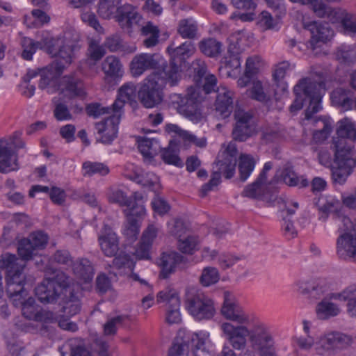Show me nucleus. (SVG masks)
Instances as JSON below:
<instances>
[{"label": "nucleus", "mask_w": 356, "mask_h": 356, "mask_svg": "<svg viewBox=\"0 0 356 356\" xmlns=\"http://www.w3.org/2000/svg\"><path fill=\"white\" fill-rule=\"evenodd\" d=\"M337 134L339 137L337 140H343L346 138L355 140H356V127L353 122L348 118H343L338 122Z\"/></svg>", "instance_id": "obj_38"}, {"label": "nucleus", "mask_w": 356, "mask_h": 356, "mask_svg": "<svg viewBox=\"0 0 356 356\" xmlns=\"http://www.w3.org/2000/svg\"><path fill=\"white\" fill-rule=\"evenodd\" d=\"M163 65V58L159 54L140 53L132 58L129 69L134 77L140 76L145 71Z\"/></svg>", "instance_id": "obj_14"}, {"label": "nucleus", "mask_w": 356, "mask_h": 356, "mask_svg": "<svg viewBox=\"0 0 356 356\" xmlns=\"http://www.w3.org/2000/svg\"><path fill=\"white\" fill-rule=\"evenodd\" d=\"M180 302L177 291L170 286L164 288L156 295V302L165 303V308L171 307V305L177 306Z\"/></svg>", "instance_id": "obj_37"}, {"label": "nucleus", "mask_w": 356, "mask_h": 356, "mask_svg": "<svg viewBox=\"0 0 356 356\" xmlns=\"http://www.w3.org/2000/svg\"><path fill=\"white\" fill-rule=\"evenodd\" d=\"M304 27L311 33L309 44L313 50L321 47V44L330 41L334 35L333 31L327 23L314 21L304 24Z\"/></svg>", "instance_id": "obj_17"}, {"label": "nucleus", "mask_w": 356, "mask_h": 356, "mask_svg": "<svg viewBox=\"0 0 356 356\" xmlns=\"http://www.w3.org/2000/svg\"><path fill=\"white\" fill-rule=\"evenodd\" d=\"M136 96V86L133 83L123 84L118 90V95L113 104V110L122 113V108L126 102L135 100Z\"/></svg>", "instance_id": "obj_30"}, {"label": "nucleus", "mask_w": 356, "mask_h": 356, "mask_svg": "<svg viewBox=\"0 0 356 356\" xmlns=\"http://www.w3.org/2000/svg\"><path fill=\"white\" fill-rule=\"evenodd\" d=\"M169 81L162 72H154L145 80L138 95L142 104L146 108H153L163 99L162 89Z\"/></svg>", "instance_id": "obj_10"}, {"label": "nucleus", "mask_w": 356, "mask_h": 356, "mask_svg": "<svg viewBox=\"0 0 356 356\" xmlns=\"http://www.w3.org/2000/svg\"><path fill=\"white\" fill-rule=\"evenodd\" d=\"M141 35L145 37L143 40V44L147 48H150L156 46L159 42V29L154 25L151 22H148L145 26H143L140 29Z\"/></svg>", "instance_id": "obj_36"}, {"label": "nucleus", "mask_w": 356, "mask_h": 356, "mask_svg": "<svg viewBox=\"0 0 356 356\" xmlns=\"http://www.w3.org/2000/svg\"><path fill=\"white\" fill-rule=\"evenodd\" d=\"M330 300L328 296L316 305V311L319 318L327 319L337 316L341 312L339 307Z\"/></svg>", "instance_id": "obj_33"}, {"label": "nucleus", "mask_w": 356, "mask_h": 356, "mask_svg": "<svg viewBox=\"0 0 356 356\" xmlns=\"http://www.w3.org/2000/svg\"><path fill=\"white\" fill-rule=\"evenodd\" d=\"M256 161L249 154H241L239 157L238 170L240 179L245 181L254 169Z\"/></svg>", "instance_id": "obj_44"}, {"label": "nucleus", "mask_w": 356, "mask_h": 356, "mask_svg": "<svg viewBox=\"0 0 356 356\" xmlns=\"http://www.w3.org/2000/svg\"><path fill=\"white\" fill-rule=\"evenodd\" d=\"M104 46L111 52L122 51L124 53H134L136 50L135 45H127L124 43L119 35H112L106 38Z\"/></svg>", "instance_id": "obj_35"}, {"label": "nucleus", "mask_w": 356, "mask_h": 356, "mask_svg": "<svg viewBox=\"0 0 356 356\" xmlns=\"http://www.w3.org/2000/svg\"><path fill=\"white\" fill-rule=\"evenodd\" d=\"M261 59L259 56L249 57L245 63L246 76L252 77L255 75L261 67Z\"/></svg>", "instance_id": "obj_64"}, {"label": "nucleus", "mask_w": 356, "mask_h": 356, "mask_svg": "<svg viewBox=\"0 0 356 356\" xmlns=\"http://www.w3.org/2000/svg\"><path fill=\"white\" fill-rule=\"evenodd\" d=\"M102 71L107 77L113 79L121 78L124 74L123 65L115 56H107L102 63Z\"/></svg>", "instance_id": "obj_32"}, {"label": "nucleus", "mask_w": 356, "mask_h": 356, "mask_svg": "<svg viewBox=\"0 0 356 356\" xmlns=\"http://www.w3.org/2000/svg\"><path fill=\"white\" fill-rule=\"evenodd\" d=\"M197 31V24L192 18L181 19L178 24L177 33L184 39L195 38Z\"/></svg>", "instance_id": "obj_39"}, {"label": "nucleus", "mask_w": 356, "mask_h": 356, "mask_svg": "<svg viewBox=\"0 0 356 356\" xmlns=\"http://www.w3.org/2000/svg\"><path fill=\"white\" fill-rule=\"evenodd\" d=\"M236 163L237 149L234 146L229 145L222 153L220 159L216 163L218 170L213 172L209 181L202 186L203 195L220 184L221 175H223L226 179L233 177L235 174Z\"/></svg>", "instance_id": "obj_9"}, {"label": "nucleus", "mask_w": 356, "mask_h": 356, "mask_svg": "<svg viewBox=\"0 0 356 356\" xmlns=\"http://www.w3.org/2000/svg\"><path fill=\"white\" fill-rule=\"evenodd\" d=\"M284 182L290 186L306 187L309 181L304 176L298 177L294 171L290 168H286L282 172Z\"/></svg>", "instance_id": "obj_48"}, {"label": "nucleus", "mask_w": 356, "mask_h": 356, "mask_svg": "<svg viewBox=\"0 0 356 356\" xmlns=\"http://www.w3.org/2000/svg\"><path fill=\"white\" fill-rule=\"evenodd\" d=\"M190 339L189 343L177 338L169 350L168 356H211L206 350L211 343L208 332H194Z\"/></svg>", "instance_id": "obj_8"}, {"label": "nucleus", "mask_w": 356, "mask_h": 356, "mask_svg": "<svg viewBox=\"0 0 356 356\" xmlns=\"http://www.w3.org/2000/svg\"><path fill=\"white\" fill-rule=\"evenodd\" d=\"M122 0H100L98 4L97 13L104 19H109L120 7Z\"/></svg>", "instance_id": "obj_45"}, {"label": "nucleus", "mask_w": 356, "mask_h": 356, "mask_svg": "<svg viewBox=\"0 0 356 356\" xmlns=\"http://www.w3.org/2000/svg\"><path fill=\"white\" fill-rule=\"evenodd\" d=\"M216 92V110L222 118L228 117L233 108L234 93L225 86L218 88Z\"/></svg>", "instance_id": "obj_23"}, {"label": "nucleus", "mask_w": 356, "mask_h": 356, "mask_svg": "<svg viewBox=\"0 0 356 356\" xmlns=\"http://www.w3.org/2000/svg\"><path fill=\"white\" fill-rule=\"evenodd\" d=\"M128 177L137 184L143 186L149 187L153 190H156L159 186V177L152 172H136L133 177L128 176Z\"/></svg>", "instance_id": "obj_41"}, {"label": "nucleus", "mask_w": 356, "mask_h": 356, "mask_svg": "<svg viewBox=\"0 0 356 356\" xmlns=\"http://www.w3.org/2000/svg\"><path fill=\"white\" fill-rule=\"evenodd\" d=\"M334 161L337 164L353 165L355 158H353V147L346 144L343 140H334Z\"/></svg>", "instance_id": "obj_25"}, {"label": "nucleus", "mask_w": 356, "mask_h": 356, "mask_svg": "<svg viewBox=\"0 0 356 356\" xmlns=\"http://www.w3.org/2000/svg\"><path fill=\"white\" fill-rule=\"evenodd\" d=\"M337 167L332 170V176L334 181L339 184H343L353 171V165L346 164H337Z\"/></svg>", "instance_id": "obj_58"}, {"label": "nucleus", "mask_w": 356, "mask_h": 356, "mask_svg": "<svg viewBox=\"0 0 356 356\" xmlns=\"http://www.w3.org/2000/svg\"><path fill=\"white\" fill-rule=\"evenodd\" d=\"M19 168L17 155L12 149L8 141L0 140V172L8 173Z\"/></svg>", "instance_id": "obj_20"}, {"label": "nucleus", "mask_w": 356, "mask_h": 356, "mask_svg": "<svg viewBox=\"0 0 356 356\" xmlns=\"http://www.w3.org/2000/svg\"><path fill=\"white\" fill-rule=\"evenodd\" d=\"M184 307L197 321L209 320L216 314L214 301L195 287H187L184 294Z\"/></svg>", "instance_id": "obj_5"}, {"label": "nucleus", "mask_w": 356, "mask_h": 356, "mask_svg": "<svg viewBox=\"0 0 356 356\" xmlns=\"http://www.w3.org/2000/svg\"><path fill=\"white\" fill-rule=\"evenodd\" d=\"M72 268L80 284L91 282L94 276V269L88 259H80L76 260L73 262Z\"/></svg>", "instance_id": "obj_28"}, {"label": "nucleus", "mask_w": 356, "mask_h": 356, "mask_svg": "<svg viewBox=\"0 0 356 356\" xmlns=\"http://www.w3.org/2000/svg\"><path fill=\"white\" fill-rule=\"evenodd\" d=\"M49 21V17L40 9H34L31 16L24 17V23L29 27H38Z\"/></svg>", "instance_id": "obj_50"}, {"label": "nucleus", "mask_w": 356, "mask_h": 356, "mask_svg": "<svg viewBox=\"0 0 356 356\" xmlns=\"http://www.w3.org/2000/svg\"><path fill=\"white\" fill-rule=\"evenodd\" d=\"M101 250L106 257L115 256L119 250V241L116 234L105 227L104 234L99 236Z\"/></svg>", "instance_id": "obj_26"}, {"label": "nucleus", "mask_w": 356, "mask_h": 356, "mask_svg": "<svg viewBox=\"0 0 356 356\" xmlns=\"http://www.w3.org/2000/svg\"><path fill=\"white\" fill-rule=\"evenodd\" d=\"M298 208V202L287 201L284 203V209L282 210V216H283L282 229L284 236L288 238L295 237L297 234V232L296 231L293 223L289 219H286V217L293 215Z\"/></svg>", "instance_id": "obj_31"}, {"label": "nucleus", "mask_w": 356, "mask_h": 356, "mask_svg": "<svg viewBox=\"0 0 356 356\" xmlns=\"http://www.w3.org/2000/svg\"><path fill=\"white\" fill-rule=\"evenodd\" d=\"M184 257L176 252H163L158 259L157 264L161 268L160 276L167 278L175 272L179 265L184 261Z\"/></svg>", "instance_id": "obj_21"}, {"label": "nucleus", "mask_w": 356, "mask_h": 356, "mask_svg": "<svg viewBox=\"0 0 356 356\" xmlns=\"http://www.w3.org/2000/svg\"><path fill=\"white\" fill-rule=\"evenodd\" d=\"M131 321L130 316L122 314L107 321L104 326V332L106 335H113L116 333L117 329L120 325H127Z\"/></svg>", "instance_id": "obj_46"}, {"label": "nucleus", "mask_w": 356, "mask_h": 356, "mask_svg": "<svg viewBox=\"0 0 356 356\" xmlns=\"http://www.w3.org/2000/svg\"><path fill=\"white\" fill-rule=\"evenodd\" d=\"M332 23H339L341 24L344 33H356V16L352 13H348L346 10L338 8L334 11Z\"/></svg>", "instance_id": "obj_29"}, {"label": "nucleus", "mask_w": 356, "mask_h": 356, "mask_svg": "<svg viewBox=\"0 0 356 356\" xmlns=\"http://www.w3.org/2000/svg\"><path fill=\"white\" fill-rule=\"evenodd\" d=\"M117 21L123 29H131L138 25L142 20V16L138 13L136 7L131 4H124L118 9Z\"/></svg>", "instance_id": "obj_22"}, {"label": "nucleus", "mask_w": 356, "mask_h": 356, "mask_svg": "<svg viewBox=\"0 0 356 356\" xmlns=\"http://www.w3.org/2000/svg\"><path fill=\"white\" fill-rule=\"evenodd\" d=\"M121 115L122 113L113 111V113L110 117L95 124L97 133L100 136L98 141L104 144L112 143L117 137Z\"/></svg>", "instance_id": "obj_16"}, {"label": "nucleus", "mask_w": 356, "mask_h": 356, "mask_svg": "<svg viewBox=\"0 0 356 356\" xmlns=\"http://www.w3.org/2000/svg\"><path fill=\"white\" fill-rule=\"evenodd\" d=\"M291 69V65L287 61L280 63L275 67L273 79L277 85L276 90L284 92L287 90L288 84L284 81L287 72Z\"/></svg>", "instance_id": "obj_40"}, {"label": "nucleus", "mask_w": 356, "mask_h": 356, "mask_svg": "<svg viewBox=\"0 0 356 356\" xmlns=\"http://www.w3.org/2000/svg\"><path fill=\"white\" fill-rule=\"evenodd\" d=\"M170 56L168 65L163 67L162 74L165 75L170 86H175L181 79V67L182 64L189 58L195 51L194 44L190 41H186L178 47L174 44L167 48Z\"/></svg>", "instance_id": "obj_7"}, {"label": "nucleus", "mask_w": 356, "mask_h": 356, "mask_svg": "<svg viewBox=\"0 0 356 356\" xmlns=\"http://www.w3.org/2000/svg\"><path fill=\"white\" fill-rule=\"evenodd\" d=\"M83 170L84 176H92L96 174L103 176L109 172L108 166L104 163L90 161L83 163Z\"/></svg>", "instance_id": "obj_57"}, {"label": "nucleus", "mask_w": 356, "mask_h": 356, "mask_svg": "<svg viewBox=\"0 0 356 356\" xmlns=\"http://www.w3.org/2000/svg\"><path fill=\"white\" fill-rule=\"evenodd\" d=\"M49 236L42 231H36L30 234L18 243L17 252L23 260H30L38 254L39 250L45 248Z\"/></svg>", "instance_id": "obj_12"}, {"label": "nucleus", "mask_w": 356, "mask_h": 356, "mask_svg": "<svg viewBox=\"0 0 356 356\" xmlns=\"http://www.w3.org/2000/svg\"><path fill=\"white\" fill-rule=\"evenodd\" d=\"M296 99L290 106V111L296 113L301 110L305 103H309L305 111V120H311L313 124H321L319 130L313 134L315 143L325 140L332 130V122L326 117L314 118L313 115L322 109L321 99L324 92V83L312 78L307 77L300 79L293 88Z\"/></svg>", "instance_id": "obj_3"}, {"label": "nucleus", "mask_w": 356, "mask_h": 356, "mask_svg": "<svg viewBox=\"0 0 356 356\" xmlns=\"http://www.w3.org/2000/svg\"><path fill=\"white\" fill-rule=\"evenodd\" d=\"M222 44L214 38L202 40L199 43L200 51L209 57H217L222 52Z\"/></svg>", "instance_id": "obj_43"}, {"label": "nucleus", "mask_w": 356, "mask_h": 356, "mask_svg": "<svg viewBox=\"0 0 356 356\" xmlns=\"http://www.w3.org/2000/svg\"><path fill=\"white\" fill-rule=\"evenodd\" d=\"M268 182L259 181V177L252 184L248 185L243 191V195L250 198L263 199L268 193Z\"/></svg>", "instance_id": "obj_34"}, {"label": "nucleus", "mask_w": 356, "mask_h": 356, "mask_svg": "<svg viewBox=\"0 0 356 356\" xmlns=\"http://www.w3.org/2000/svg\"><path fill=\"white\" fill-rule=\"evenodd\" d=\"M59 305L62 306V312L67 316H72L81 310L79 297L74 293V286L70 283L67 288H64V293L59 300Z\"/></svg>", "instance_id": "obj_19"}, {"label": "nucleus", "mask_w": 356, "mask_h": 356, "mask_svg": "<svg viewBox=\"0 0 356 356\" xmlns=\"http://www.w3.org/2000/svg\"><path fill=\"white\" fill-rule=\"evenodd\" d=\"M138 148L145 158H153L160 148L158 140L154 138H140L138 140Z\"/></svg>", "instance_id": "obj_42"}, {"label": "nucleus", "mask_w": 356, "mask_h": 356, "mask_svg": "<svg viewBox=\"0 0 356 356\" xmlns=\"http://www.w3.org/2000/svg\"><path fill=\"white\" fill-rule=\"evenodd\" d=\"M312 9L316 16L319 17H326L331 22H332L333 13L338 8H332V7L326 5L321 0H313L309 4Z\"/></svg>", "instance_id": "obj_51"}, {"label": "nucleus", "mask_w": 356, "mask_h": 356, "mask_svg": "<svg viewBox=\"0 0 356 356\" xmlns=\"http://www.w3.org/2000/svg\"><path fill=\"white\" fill-rule=\"evenodd\" d=\"M202 100L200 88L193 86L189 87L184 96L177 93L170 96V104L177 113L194 122H200L202 118L199 105Z\"/></svg>", "instance_id": "obj_6"}, {"label": "nucleus", "mask_w": 356, "mask_h": 356, "mask_svg": "<svg viewBox=\"0 0 356 356\" xmlns=\"http://www.w3.org/2000/svg\"><path fill=\"white\" fill-rule=\"evenodd\" d=\"M20 44L22 49V57L26 60L32 59L33 55L41 45L40 42H35L33 39L28 37H23L21 39Z\"/></svg>", "instance_id": "obj_52"}, {"label": "nucleus", "mask_w": 356, "mask_h": 356, "mask_svg": "<svg viewBox=\"0 0 356 356\" xmlns=\"http://www.w3.org/2000/svg\"><path fill=\"white\" fill-rule=\"evenodd\" d=\"M48 47V51L53 56L58 60L53 63L41 74L38 84L39 88L47 90L48 93H54L58 88V79L63 73L65 65H70L74 56L73 44L70 41L58 38L51 41Z\"/></svg>", "instance_id": "obj_4"}, {"label": "nucleus", "mask_w": 356, "mask_h": 356, "mask_svg": "<svg viewBox=\"0 0 356 356\" xmlns=\"http://www.w3.org/2000/svg\"><path fill=\"white\" fill-rule=\"evenodd\" d=\"M70 283V279L64 273L59 272L53 277H47L35 289V295L41 302L51 303L60 300Z\"/></svg>", "instance_id": "obj_11"}, {"label": "nucleus", "mask_w": 356, "mask_h": 356, "mask_svg": "<svg viewBox=\"0 0 356 356\" xmlns=\"http://www.w3.org/2000/svg\"><path fill=\"white\" fill-rule=\"evenodd\" d=\"M220 274L216 268L208 266L203 268L200 277V282L203 286H209L218 282Z\"/></svg>", "instance_id": "obj_53"}, {"label": "nucleus", "mask_w": 356, "mask_h": 356, "mask_svg": "<svg viewBox=\"0 0 356 356\" xmlns=\"http://www.w3.org/2000/svg\"><path fill=\"white\" fill-rule=\"evenodd\" d=\"M252 39V34L243 30L232 33L229 38L228 53L241 54L250 45Z\"/></svg>", "instance_id": "obj_27"}, {"label": "nucleus", "mask_w": 356, "mask_h": 356, "mask_svg": "<svg viewBox=\"0 0 356 356\" xmlns=\"http://www.w3.org/2000/svg\"><path fill=\"white\" fill-rule=\"evenodd\" d=\"M165 130L168 134L171 135L172 137L177 138L179 140H182L184 143L190 134L189 131L184 130L175 124H166Z\"/></svg>", "instance_id": "obj_62"}, {"label": "nucleus", "mask_w": 356, "mask_h": 356, "mask_svg": "<svg viewBox=\"0 0 356 356\" xmlns=\"http://www.w3.org/2000/svg\"><path fill=\"white\" fill-rule=\"evenodd\" d=\"M297 291L304 295L320 296L325 292V289L320 284L312 283L309 282H298L296 284Z\"/></svg>", "instance_id": "obj_56"}, {"label": "nucleus", "mask_w": 356, "mask_h": 356, "mask_svg": "<svg viewBox=\"0 0 356 356\" xmlns=\"http://www.w3.org/2000/svg\"><path fill=\"white\" fill-rule=\"evenodd\" d=\"M168 228L170 233L179 238H181L186 232V227L181 219H174L168 223Z\"/></svg>", "instance_id": "obj_63"}, {"label": "nucleus", "mask_w": 356, "mask_h": 356, "mask_svg": "<svg viewBox=\"0 0 356 356\" xmlns=\"http://www.w3.org/2000/svg\"><path fill=\"white\" fill-rule=\"evenodd\" d=\"M61 86L62 92L70 98L83 97L86 94L83 81L74 75L64 76L62 78Z\"/></svg>", "instance_id": "obj_24"}, {"label": "nucleus", "mask_w": 356, "mask_h": 356, "mask_svg": "<svg viewBox=\"0 0 356 356\" xmlns=\"http://www.w3.org/2000/svg\"><path fill=\"white\" fill-rule=\"evenodd\" d=\"M337 253L342 259L356 261V234H340L337 239Z\"/></svg>", "instance_id": "obj_18"}, {"label": "nucleus", "mask_w": 356, "mask_h": 356, "mask_svg": "<svg viewBox=\"0 0 356 356\" xmlns=\"http://www.w3.org/2000/svg\"><path fill=\"white\" fill-rule=\"evenodd\" d=\"M24 264L15 255L6 253L0 256V268L6 270V292L14 302L19 301L22 304L23 316L28 319L44 323H54L58 316L54 312L43 310L35 304L33 298L24 300L27 293L24 289L25 275Z\"/></svg>", "instance_id": "obj_2"}, {"label": "nucleus", "mask_w": 356, "mask_h": 356, "mask_svg": "<svg viewBox=\"0 0 356 356\" xmlns=\"http://www.w3.org/2000/svg\"><path fill=\"white\" fill-rule=\"evenodd\" d=\"M140 222L138 218L127 216V223L123 230L124 235L130 241H135L140 232Z\"/></svg>", "instance_id": "obj_55"}, {"label": "nucleus", "mask_w": 356, "mask_h": 356, "mask_svg": "<svg viewBox=\"0 0 356 356\" xmlns=\"http://www.w3.org/2000/svg\"><path fill=\"white\" fill-rule=\"evenodd\" d=\"M198 239L194 236H188L186 238L179 239V250L184 253L191 254L197 249Z\"/></svg>", "instance_id": "obj_60"}, {"label": "nucleus", "mask_w": 356, "mask_h": 356, "mask_svg": "<svg viewBox=\"0 0 356 356\" xmlns=\"http://www.w3.org/2000/svg\"><path fill=\"white\" fill-rule=\"evenodd\" d=\"M346 90L342 88H336L331 93V99L333 102L337 104L341 105L346 110L351 109L354 103L348 95Z\"/></svg>", "instance_id": "obj_49"}, {"label": "nucleus", "mask_w": 356, "mask_h": 356, "mask_svg": "<svg viewBox=\"0 0 356 356\" xmlns=\"http://www.w3.org/2000/svg\"><path fill=\"white\" fill-rule=\"evenodd\" d=\"M221 313L226 319L238 324L224 322L220 325L222 337L234 349H244L248 337L250 347L259 356H277L275 339L270 326L246 312L229 291L223 292Z\"/></svg>", "instance_id": "obj_1"}, {"label": "nucleus", "mask_w": 356, "mask_h": 356, "mask_svg": "<svg viewBox=\"0 0 356 356\" xmlns=\"http://www.w3.org/2000/svg\"><path fill=\"white\" fill-rule=\"evenodd\" d=\"M107 197L110 202L117 204L120 207H131V200L120 188H110Z\"/></svg>", "instance_id": "obj_47"}, {"label": "nucleus", "mask_w": 356, "mask_h": 356, "mask_svg": "<svg viewBox=\"0 0 356 356\" xmlns=\"http://www.w3.org/2000/svg\"><path fill=\"white\" fill-rule=\"evenodd\" d=\"M350 342V338L344 334L332 332L321 336L316 343L315 350L318 355H324L335 348H341Z\"/></svg>", "instance_id": "obj_15"}, {"label": "nucleus", "mask_w": 356, "mask_h": 356, "mask_svg": "<svg viewBox=\"0 0 356 356\" xmlns=\"http://www.w3.org/2000/svg\"><path fill=\"white\" fill-rule=\"evenodd\" d=\"M235 124L232 130L234 140L245 141L257 131V123L251 112L238 110L234 113Z\"/></svg>", "instance_id": "obj_13"}, {"label": "nucleus", "mask_w": 356, "mask_h": 356, "mask_svg": "<svg viewBox=\"0 0 356 356\" xmlns=\"http://www.w3.org/2000/svg\"><path fill=\"white\" fill-rule=\"evenodd\" d=\"M113 265L118 269L127 268L131 270L134 269L135 262L129 254H120L113 259Z\"/></svg>", "instance_id": "obj_61"}, {"label": "nucleus", "mask_w": 356, "mask_h": 356, "mask_svg": "<svg viewBox=\"0 0 356 356\" xmlns=\"http://www.w3.org/2000/svg\"><path fill=\"white\" fill-rule=\"evenodd\" d=\"M105 46L102 45L95 40H91L88 44L87 55L88 58L93 60L95 63L100 60L106 51Z\"/></svg>", "instance_id": "obj_59"}, {"label": "nucleus", "mask_w": 356, "mask_h": 356, "mask_svg": "<svg viewBox=\"0 0 356 356\" xmlns=\"http://www.w3.org/2000/svg\"><path fill=\"white\" fill-rule=\"evenodd\" d=\"M329 298L331 300L347 302L356 299V284L348 285L340 292L330 293Z\"/></svg>", "instance_id": "obj_54"}]
</instances>
